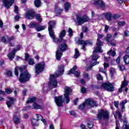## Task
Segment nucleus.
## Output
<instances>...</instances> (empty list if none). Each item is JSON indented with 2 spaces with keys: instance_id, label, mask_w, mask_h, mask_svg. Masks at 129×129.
Listing matches in <instances>:
<instances>
[{
  "instance_id": "obj_25",
  "label": "nucleus",
  "mask_w": 129,
  "mask_h": 129,
  "mask_svg": "<svg viewBox=\"0 0 129 129\" xmlns=\"http://www.w3.org/2000/svg\"><path fill=\"white\" fill-rule=\"evenodd\" d=\"M105 17L108 22L112 21V14L110 13H107L105 14Z\"/></svg>"
},
{
  "instance_id": "obj_57",
  "label": "nucleus",
  "mask_w": 129,
  "mask_h": 129,
  "mask_svg": "<svg viewBox=\"0 0 129 129\" xmlns=\"http://www.w3.org/2000/svg\"><path fill=\"white\" fill-rule=\"evenodd\" d=\"M18 10H19V7L18 6H15V7H14V12H15L16 14H18Z\"/></svg>"
},
{
  "instance_id": "obj_3",
  "label": "nucleus",
  "mask_w": 129,
  "mask_h": 129,
  "mask_svg": "<svg viewBox=\"0 0 129 129\" xmlns=\"http://www.w3.org/2000/svg\"><path fill=\"white\" fill-rule=\"evenodd\" d=\"M35 17L36 19L41 23L42 21L41 14H37L35 15V11L33 9L29 10L27 11L25 15V17L28 19V20H33L34 17Z\"/></svg>"
},
{
  "instance_id": "obj_27",
  "label": "nucleus",
  "mask_w": 129,
  "mask_h": 129,
  "mask_svg": "<svg viewBox=\"0 0 129 129\" xmlns=\"http://www.w3.org/2000/svg\"><path fill=\"white\" fill-rule=\"evenodd\" d=\"M32 107L34 109H42L43 108L41 105L37 104V103H34L32 105Z\"/></svg>"
},
{
  "instance_id": "obj_19",
  "label": "nucleus",
  "mask_w": 129,
  "mask_h": 129,
  "mask_svg": "<svg viewBox=\"0 0 129 129\" xmlns=\"http://www.w3.org/2000/svg\"><path fill=\"white\" fill-rule=\"evenodd\" d=\"M77 69V66H75L73 68L71 69V70L69 71V73H68V75H70V74H74L77 77H79L80 76V73H79L78 71H75Z\"/></svg>"
},
{
  "instance_id": "obj_11",
  "label": "nucleus",
  "mask_w": 129,
  "mask_h": 129,
  "mask_svg": "<svg viewBox=\"0 0 129 129\" xmlns=\"http://www.w3.org/2000/svg\"><path fill=\"white\" fill-rule=\"evenodd\" d=\"M35 73L37 74H40L42 71H44L45 68V62H42L39 63H37L35 66Z\"/></svg>"
},
{
  "instance_id": "obj_5",
  "label": "nucleus",
  "mask_w": 129,
  "mask_h": 129,
  "mask_svg": "<svg viewBox=\"0 0 129 129\" xmlns=\"http://www.w3.org/2000/svg\"><path fill=\"white\" fill-rule=\"evenodd\" d=\"M48 32L50 38H51V39H53L54 41H57V40L56 39V37L54 34V30H53V28H55V26H56V21H50L48 22Z\"/></svg>"
},
{
  "instance_id": "obj_61",
  "label": "nucleus",
  "mask_w": 129,
  "mask_h": 129,
  "mask_svg": "<svg viewBox=\"0 0 129 129\" xmlns=\"http://www.w3.org/2000/svg\"><path fill=\"white\" fill-rule=\"evenodd\" d=\"M14 19L15 20V21H17L18 22V21H19V20H20V16L19 15H16L14 17Z\"/></svg>"
},
{
  "instance_id": "obj_55",
  "label": "nucleus",
  "mask_w": 129,
  "mask_h": 129,
  "mask_svg": "<svg viewBox=\"0 0 129 129\" xmlns=\"http://www.w3.org/2000/svg\"><path fill=\"white\" fill-rule=\"evenodd\" d=\"M109 29V26L108 25H105L104 32L105 33H107L108 29Z\"/></svg>"
},
{
  "instance_id": "obj_58",
  "label": "nucleus",
  "mask_w": 129,
  "mask_h": 129,
  "mask_svg": "<svg viewBox=\"0 0 129 129\" xmlns=\"http://www.w3.org/2000/svg\"><path fill=\"white\" fill-rule=\"evenodd\" d=\"M118 104H119V103L118 102V101L114 102V105L116 107V108H118Z\"/></svg>"
},
{
  "instance_id": "obj_36",
  "label": "nucleus",
  "mask_w": 129,
  "mask_h": 129,
  "mask_svg": "<svg viewBox=\"0 0 129 129\" xmlns=\"http://www.w3.org/2000/svg\"><path fill=\"white\" fill-rule=\"evenodd\" d=\"M118 27H123L125 25V22L124 21H118Z\"/></svg>"
},
{
  "instance_id": "obj_8",
  "label": "nucleus",
  "mask_w": 129,
  "mask_h": 129,
  "mask_svg": "<svg viewBox=\"0 0 129 129\" xmlns=\"http://www.w3.org/2000/svg\"><path fill=\"white\" fill-rule=\"evenodd\" d=\"M103 88L104 90L108 91V92H112L114 91V86L113 84L109 82L103 83L102 84Z\"/></svg>"
},
{
  "instance_id": "obj_24",
  "label": "nucleus",
  "mask_w": 129,
  "mask_h": 129,
  "mask_svg": "<svg viewBox=\"0 0 129 129\" xmlns=\"http://www.w3.org/2000/svg\"><path fill=\"white\" fill-rule=\"evenodd\" d=\"M127 103V100H126L122 101L120 103V106L121 109L122 110V111H125V107L124 106V105H125V104Z\"/></svg>"
},
{
  "instance_id": "obj_38",
  "label": "nucleus",
  "mask_w": 129,
  "mask_h": 129,
  "mask_svg": "<svg viewBox=\"0 0 129 129\" xmlns=\"http://www.w3.org/2000/svg\"><path fill=\"white\" fill-rule=\"evenodd\" d=\"M122 128L124 129H129V125L127 124L126 121H124V125H123Z\"/></svg>"
},
{
  "instance_id": "obj_40",
  "label": "nucleus",
  "mask_w": 129,
  "mask_h": 129,
  "mask_svg": "<svg viewBox=\"0 0 129 129\" xmlns=\"http://www.w3.org/2000/svg\"><path fill=\"white\" fill-rule=\"evenodd\" d=\"M112 18L114 20H117V19H119V18H120V15L118 14H114V15L112 16Z\"/></svg>"
},
{
  "instance_id": "obj_6",
  "label": "nucleus",
  "mask_w": 129,
  "mask_h": 129,
  "mask_svg": "<svg viewBox=\"0 0 129 129\" xmlns=\"http://www.w3.org/2000/svg\"><path fill=\"white\" fill-rule=\"evenodd\" d=\"M60 49H57L56 51L55 57L56 60H59L63 55V52L67 50V44L66 43L61 44L59 47Z\"/></svg>"
},
{
  "instance_id": "obj_33",
  "label": "nucleus",
  "mask_w": 129,
  "mask_h": 129,
  "mask_svg": "<svg viewBox=\"0 0 129 129\" xmlns=\"http://www.w3.org/2000/svg\"><path fill=\"white\" fill-rule=\"evenodd\" d=\"M36 97L29 98L27 99V103H32V102H35V101H36Z\"/></svg>"
},
{
  "instance_id": "obj_9",
  "label": "nucleus",
  "mask_w": 129,
  "mask_h": 129,
  "mask_svg": "<svg viewBox=\"0 0 129 129\" xmlns=\"http://www.w3.org/2000/svg\"><path fill=\"white\" fill-rule=\"evenodd\" d=\"M64 89V100H66V103L68 104L69 102H70L69 95H70V93H71L72 91L69 87H65Z\"/></svg>"
},
{
  "instance_id": "obj_34",
  "label": "nucleus",
  "mask_w": 129,
  "mask_h": 129,
  "mask_svg": "<svg viewBox=\"0 0 129 129\" xmlns=\"http://www.w3.org/2000/svg\"><path fill=\"white\" fill-rule=\"evenodd\" d=\"M70 8V3L67 2L64 4V10L65 12H68L69 9Z\"/></svg>"
},
{
  "instance_id": "obj_45",
  "label": "nucleus",
  "mask_w": 129,
  "mask_h": 129,
  "mask_svg": "<svg viewBox=\"0 0 129 129\" xmlns=\"http://www.w3.org/2000/svg\"><path fill=\"white\" fill-rule=\"evenodd\" d=\"M110 73L111 75H113V74H114V73H115V69L113 68H111L110 70Z\"/></svg>"
},
{
  "instance_id": "obj_41",
  "label": "nucleus",
  "mask_w": 129,
  "mask_h": 129,
  "mask_svg": "<svg viewBox=\"0 0 129 129\" xmlns=\"http://www.w3.org/2000/svg\"><path fill=\"white\" fill-rule=\"evenodd\" d=\"M6 75L8 77H11L13 76V73L11 71H7L6 72Z\"/></svg>"
},
{
  "instance_id": "obj_29",
  "label": "nucleus",
  "mask_w": 129,
  "mask_h": 129,
  "mask_svg": "<svg viewBox=\"0 0 129 129\" xmlns=\"http://www.w3.org/2000/svg\"><path fill=\"white\" fill-rule=\"evenodd\" d=\"M31 122L32 125H34V126H38V125H39V123L38 122V121L35 118H32L31 119Z\"/></svg>"
},
{
  "instance_id": "obj_23",
  "label": "nucleus",
  "mask_w": 129,
  "mask_h": 129,
  "mask_svg": "<svg viewBox=\"0 0 129 129\" xmlns=\"http://www.w3.org/2000/svg\"><path fill=\"white\" fill-rule=\"evenodd\" d=\"M16 55V50H13L11 53L8 54V57L9 58L10 61H13V59L15 58Z\"/></svg>"
},
{
  "instance_id": "obj_18",
  "label": "nucleus",
  "mask_w": 129,
  "mask_h": 129,
  "mask_svg": "<svg viewBox=\"0 0 129 129\" xmlns=\"http://www.w3.org/2000/svg\"><path fill=\"white\" fill-rule=\"evenodd\" d=\"M85 103L87 104V106H91L92 107H93L95 106V104L96 103H95V101H94V100H93L92 98H89L85 100Z\"/></svg>"
},
{
  "instance_id": "obj_4",
  "label": "nucleus",
  "mask_w": 129,
  "mask_h": 129,
  "mask_svg": "<svg viewBox=\"0 0 129 129\" xmlns=\"http://www.w3.org/2000/svg\"><path fill=\"white\" fill-rule=\"evenodd\" d=\"M109 114V111L106 110L101 109L98 111L97 115L98 120L100 121L108 120L110 117Z\"/></svg>"
},
{
  "instance_id": "obj_53",
  "label": "nucleus",
  "mask_w": 129,
  "mask_h": 129,
  "mask_svg": "<svg viewBox=\"0 0 129 129\" xmlns=\"http://www.w3.org/2000/svg\"><path fill=\"white\" fill-rule=\"evenodd\" d=\"M69 113L72 115V116H75L76 115V113H75V111L73 110H71L69 111Z\"/></svg>"
},
{
  "instance_id": "obj_17",
  "label": "nucleus",
  "mask_w": 129,
  "mask_h": 129,
  "mask_svg": "<svg viewBox=\"0 0 129 129\" xmlns=\"http://www.w3.org/2000/svg\"><path fill=\"white\" fill-rule=\"evenodd\" d=\"M66 35V30H63L60 32L59 33V39L55 37V39L57 40H54V39H52L53 42H62V40H63V38L65 37V35Z\"/></svg>"
},
{
  "instance_id": "obj_52",
  "label": "nucleus",
  "mask_w": 129,
  "mask_h": 129,
  "mask_svg": "<svg viewBox=\"0 0 129 129\" xmlns=\"http://www.w3.org/2000/svg\"><path fill=\"white\" fill-rule=\"evenodd\" d=\"M99 72H101L102 73H104V74H105L106 76V75H107V74H106V72L104 71V69H103V68H100L99 70Z\"/></svg>"
},
{
  "instance_id": "obj_28",
  "label": "nucleus",
  "mask_w": 129,
  "mask_h": 129,
  "mask_svg": "<svg viewBox=\"0 0 129 129\" xmlns=\"http://www.w3.org/2000/svg\"><path fill=\"white\" fill-rule=\"evenodd\" d=\"M123 61L125 63H126L127 65H128L129 64V54L125 55L123 57Z\"/></svg>"
},
{
  "instance_id": "obj_10",
  "label": "nucleus",
  "mask_w": 129,
  "mask_h": 129,
  "mask_svg": "<svg viewBox=\"0 0 129 129\" xmlns=\"http://www.w3.org/2000/svg\"><path fill=\"white\" fill-rule=\"evenodd\" d=\"M97 60V49L96 48L93 52V55L92 57V61L93 62L92 64L88 68L87 70H90L94 66L96 65V62Z\"/></svg>"
},
{
  "instance_id": "obj_43",
  "label": "nucleus",
  "mask_w": 129,
  "mask_h": 129,
  "mask_svg": "<svg viewBox=\"0 0 129 129\" xmlns=\"http://www.w3.org/2000/svg\"><path fill=\"white\" fill-rule=\"evenodd\" d=\"M12 92H13V90L11 89L8 88L5 90V93H7V94H11Z\"/></svg>"
},
{
  "instance_id": "obj_48",
  "label": "nucleus",
  "mask_w": 129,
  "mask_h": 129,
  "mask_svg": "<svg viewBox=\"0 0 129 129\" xmlns=\"http://www.w3.org/2000/svg\"><path fill=\"white\" fill-rule=\"evenodd\" d=\"M97 80L100 81H102L103 80V77H102L101 75L99 74L97 75Z\"/></svg>"
},
{
  "instance_id": "obj_60",
  "label": "nucleus",
  "mask_w": 129,
  "mask_h": 129,
  "mask_svg": "<svg viewBox=\"0 0 129 129\" xmlns=\"http://www.w3.org/2000/svg\"><path fill=\"white\" fill-rule=\"evenodd\" d=\"M91 3L92 5H97V0H92Z\"/></svg>"
},
{
  "instance_id": "obj_7",
  "label": "nucleus",
  "mask_w": 129,
  "mask_h": 129,
  "mask_svg": "<svg viewBox=\"0 0 129 129\" xmlns=\"http://www.w3.org/2000/svg\"><path fill=\"white\" fill-rule=\"evenodd\" d=\"M76 19L78 23V26H81V25H83L84 23L89 22L90 20L89 17L86 15H84L83 17H81L80 15H77Z\"/></svg>"
},
{
  "instance_id": "obj_15",
  "label": "nucleus",
  "mask_w": 129,
  "mask_h": 129,
  "mask_svg": "<svg viewBox=\"0 0 129 129\" xmlns=\"http://www.w3.org/2000/svg\"><path fill=\"white\" fill-rule=\"evenodd\" d=\"M78 43L80 45H83L82 49V50H84V51L86 50V48H85L86 45H92V41H91V40H87L85 41L83 40L79 39V40H78Z\"/></svg>"
},
{
  "instance_id": "obj_16",
  "label": "nucleus",
  "mask_w": 129,
  "mask_h": 129,
  "mask_svg": "<svg viewBox=\"0 0 129 129\" xmlns=\"http://www.w3.org/2000/svg\"><path fill=\"white\" fill-rule=\"evenodd\" d=\"M55 103L59 107L63 106V99L62 96L55 97Z\"/></svg>"
},
{
  "instance_id": "obj_22",
  "label": "nucleus",
  "mask_w": 129,
  "mask_h": 129,
  "mask_svg": "<svg viewBox=\"0 0 129 129\" xmlns=\"http://www.w3.org/2000/svg\"><path fill=\"white\" fill-rule=\"evenodd\" d=\"M97 7L98 9H101L103 10L105 7V4L103 3L102 0H98L97 1Z\"/></svg>"
},
{
  "instance_id": "obj_13",
  "label": "nucleus",
  "mask_w": 129,
  "mask_h": 129,
  "mask_svg": "<svg viewBox=\"0 0 129 129\" xmlns=\"http://www.w3.org/2000/svg\"><path fill=\"white\" fill-rule=\"evenodd\" d=\"M104 37V35L103 34H98V40H97V52L99 53H102V49H101V47L103 45V43L99 40V39H101Z\"/></svg>"
},
{
  "instance_id": "obj_49",
  "label": "nucleus",
  "mask_w": 129,
  "mask_h": 129,
  "mask_svg": "<svg viewBox=\"0 0 129 129\" xmlns=\"http://www.w3.org/2000/svg\"><path fill=\"white\" fill-rule=\"evenodd\" d=\"M111 38V34H108L106 38V41H107V42H109V40H110Z\"/></svg>"
},
{
  "instance_id": "obj_50",
  "label": "nucleus",
  "mask_w": 129,
  "mask_h": 129,
  "mask_svg": "<svg viewBox=\"0 0 129 129\" xmlns=\"http://www.w3.org/2000/svg\"><path fill=\"white\" fill-rule=\"evenodd\" d=\"M8 42H10V43L11 41L15 40V36H11L10 37H8Z\"/></svg>"
},
{
  "instance_id": "obj_42",
  "label": "nucleus",
  "mask_w": 129,
  "mask_h": 129,
  "mask_svg": "<svg viewBox=\"0 0 129 129\" xmlns=\"http://www.w3.org/2000/svg\"><path fill=\"white\" fill-rule=\"evenodd\" d=\"M83 76L84 78H86V79H87L88 80L90 79V77H89V75H88L87 73H84Z\"/></svg>"
},
{
  "instance_id": "obj_46",
  "label": "nucleus",
  "mask_w": 129,
  "mask_h": 129,
  "mask_svg": "<svg viewBox=\"0 0 129 129\" xmlns=\"http://www.w3.org/2000/svg\"><path fill=\"white\" fill-rule=\"evenodd\" d=\"M118 67L120 71H123L124 70V66L122 64H118Z\"/></svg>"
},
{
  "instance_id": "obj_2",
  "label": "nucleus",
  "mask_w": 129,
  "mask_h": 129,
  "mask_svg": "<svg viewBox=\"0 0 129 129\" xmlns=\"http://www.w3.org/2000/svg\"><path fill=\"white\" fill-rule=\"evenodd\" d=\"M26 68H27V66H24V68H20L17 67L15 68V75H16V76H19V72H18V70H20L21 73L20 76L19 78V81L20 82H27V81H29L30 79H31V75L28 72V71L26 70Z\"/></svg>"
},
{
  "instance_id": "obj_1",
  "label": "nucleus",
  "mask_w": 129,
  "mask_h": 129,
  "mask_svg": "<svg viewBox=\"0 0 129 129\" xmlns=\"http://www.w3.org/2000/svg\"><path fill=\"white\" fill-rule=\"evenodd\" d=\"M64 73V66L60 65L58 67V70L55 73V75H50V80L48 83L49 87H51V88H56L58 86V82L56 78L59 77L60 75H62Z\"/></svg>"
},
{
  "instance_id": "obj_56",
  "label": "nucleus",
  "mask_w": 129,
  "mask_h": 129,
  "mask_svg": "<svg viewBox=\"0 0 129 129\" xmlns=\"http://www.w3.org/2000/svg\"><path fill=\"white\" fill-rule=\"evenodd\" d=\"M13 50H15V53L17 52V51H20V50H21V45H18L16 49H13Z\"/></svg>"
},
{
  "instance_id": "obj_26",
  "label": "nucleus",
  "mask_w": 129,
  "mask_h": 129,
  "mask_svg": "<svg viewBox=\"0 0 129 129\" xmlns=\"http://www.w3.org/2000/svg\"><path fill=\"white\" fill-rule=\"evenodd\" d=\"M9 36H4L1 37V42L2 43H4V44H8Z\"/></svg>"
},
{
  "instance_id": "obj_35",
  "label": "nucleus",
  "mask_w": 129,
  "mask_h": 129,
  "mask_svg": "<svg viewBox=\"0 0 129 129\" xmlns=\"http://www.w3.org/2000/svg\"><path fill=\"white\" fill-rule=\"evenodd\" d=\"M55 11L56 12V13H58L59 15L62 13L63 11V9L59 8L58 7H55Z\"/></svg>"
},
{
  "instance_id": "obj_39",
  "label": "nucleus",
  "mask_w": 129,
  "mask_h": 129,
  "mask_svg": "<svg viewBox=\"0 0 129 129\" xmlns=\"http://www.w3.org/2000/svg\"><path fill=\"white\" fill-rule=\"evenodd\" d=\"M36 120L37 121H39V120H41L42 118H43V116H41V114H36Z\"/></svg>"
},
{
  "instance_id": "obj_30",
  "label": "nucleus",
  "mask_w": 129,
  "mask_h": 129,
  "mask_svg": "<svg viewBox=\"0 0 129 129\" xmlns=\"http://www.w3.org/2000/svg\"><path fill=\"white\" fill-rule=\"evenodd\" d=\"M86 106H87V105L86 103H85V101L84 103H83L82 104H81L79 106V109H81V110H83V109H84V108H85Z\"/></svg>"
},
{
  "instance_id": "obj_54",
  "label": "nucleus",
  "mask_w": 129,
  "mask_h": 129,
  "mask_svg": "<svg viewBox=\"0 0 129 129\" xmlns=\"http://www.w3.org/2000/svg\"><path fill=\"white\" fill-rule=\"evenodd\" d=\"M82 31H83V32H84L85 33H87V31H88V28L86 27H83Z\"/></svg>"
},
{
  "instance_id": "obj_62",
  "label": "nucleus",
  "mask_w": 129,
  "mask_h": 129,
  "mask_svg": "<svg viewBox=\"0 0 129 129\" xmlns=\"http://www.w3.org/2000/svg\"><path fill=\"white\" fill-rule=\"evenodd\" d=\"M81 83L82 84H83V85H84V84H85V80L83 79H81L80 80Z\"/></svg>"
},
{
  "instance_id": "obj_20",
  "label": "nucleus",
  "mask_w": 129,
  "mask_h": 129,
  "mask_svg": "<svg viewBox=\"0 0 129 129\" xmlns=\"http://www.w3.org/2000/svg\"><path fill=\"white\" fill-rule=\"evenodd\" d=\"M14 2H15V0H4L3 1L4 5L5 8H7V9H9L10 7H12Z\"/></svg>"
},
{
  "instance_id": "obj_63",
  "label": "nucleus",
  "mask_w": 129,
  "mask_h": 129,
  "mask_svg": "<svg viewBox=\"0 0 129 129\" xmlns=\"http://www.w3.org/2000/svg\"><path fill=\"white\" fill-rule=\"evenodd\" d=\"M81 92H82V93H86V88H82L81 89Z\"/></svg>"
},
{
  "instance_id": "obj_47",
  "label": "nucleus",
  "mask_w": 129,
  "mask_h": 129,
  "mask_svg": "<svg viewBox=\"0 0 129 129\" xmlns=\"http://www.w3.org/2000/svg\"><path fill=\"white\" fill-rule=\"evenodd\" d=\"M88 127H89V128H92L93 127V123L91 121H89L88 123Z\"/></svg>"
},
{
  "instance_id": "obj_14",
  "label": "nucleus",
  "mask_w": 129,
  "mask_h": 129,
  "mask_svg": "<svg viewBox=\"0 0 129 129\" xmlns=\"http://www.w3.org/2000/svg\"><path fill=\"white\" fill-rule=\"evenodd\" d=\"M13 122L16 125L21 123V115L18 112L13 113Z\"/></svg>"
},
{
  "instance_id": "obj_21",
  "label": "nucleus",
  "mask_w": 129,
  "mask_h": 129,
  "mask_svg": "<svg viewBox=\"0 0 129 129\" xmlns=\"http://www.w3.org/2000/svg\"><path fill=\"white\" fill-rule=\"evenodd\" d=\"M8 98L9 99V101L7 102L6 104L8 107H11L15 103V99L11 97H8Z\"/></svg>"
},
{
  "instance_id": "obj_44",
  "label": "nucleus",
  "mask_w": 129,
  "mask_h": 129,
  "mask_svg": "<svg viewBox=\"0 0 129 129\" xmlns=\"http://www.w3.org/2000/svg\"><path fill=\"white\" fill-rule=\"evenodd\" d=\"M28 64L29 65H34V64H35V61H34V59H29L28 60Z\"/></svg>"
},
{
  "instance_id": "obj_37",
  "label": "nucleus",
  "mask_w": 129,
  "mask_h": 129,
  "mask_svg": "<svg viewBox=\"0 0 129 129\" xmlns=\"http://www.w3.org/2000/svg\"><path fill=\"white\" fill-rule=\"evenodd\" d=\"M121 86H122V87L123 88H124L125 86H127V82L125 79H124V81L122 82Z\"/></svg>"
},
{
  "instance_id": "obj_51",
  "label": "nucleus",
  "mask_w": 129,
  "mask_h": 129,
  "mask_svg": "<svg viewBox=\"0 0 129 129\" xmlns=\"http://www.w3.org/2000/svg\"><path fill=\"white\" fill-rule=\"evenodd\" d=\"M68 32L69 33V36H73V30H72L71 28H69Z\"/></svg>"
},
{
  "instance_id": "obj_32",
  "label": "nucleus",
  "mask_w": 129,
  "mask_h": 129,
  "mask_svg": "<svg viewBox=\"0 0 129 129\" xmlns=\"http://www.w3.org/2000/svg\"><path fill=\"white\" fill-rule=\"evenodd\" d=\"M34 5L36 8H40L41 7V1L35 0Z\"/></svg>"
},
{
  "instance_id": "obj_64",
  "label": "nucleus",
  "mask_w": 129,
  "mask_h": 129,
  "mask_svg": "<svg viewBox=\"0 0 129 129\" xmlns=\"http://www.w3.org/2000/svg\"><path fill=\"white\" fill-rule=\"evenodd\" d=\"M128 31H124V37H128Z\"/></svg>"
},
{
  "instance_id": "obj_59",
  "label": "nucleus",
  "mask_w": 129,
  "mask_h": 129,
  "mask_svg": "<svg viewBox=\"0 0 129 129\" xmlns=\"http://www.w3.org/2000/svg\"><path fill=\"white\" fill-rule=\"evenodd\" d=\"M116 113L117 114L119 118H121V114H120V112L119 111H116Z\"/></svg>"
},
{
  "instance_id": "obj_12",
  "label": "nucleus",
  "mask_w": 129,
  "mask_h": 129,
  "mask_svg": "<svg viewBox=\"0 0 129 129\" xmlns=\"http://www.w3.org/2000/svg\"><path fill=\"white\" fill-rule=\"evenodd\" d=\"M28 27L29 28H35V29L37 32H40V31H43V30H45V29L46 28V26H39V24L36 23L35 22L30 23L28 25Z\"/></svg>"
},
{
  "instance_id": "obj_31",
  "label": "nucleus",
  "mask_w": 129,
  "mask_h": 129,
  "mask_svg": "<svg viewBox=\"0 0 129 129\" xmlns=\"http://www.w3.org/2000/svg\"><path fill=\"white\" fill-rule=\"evenodd\" d=\"M75 52L74 58H75V59H77V58H78V57L80 56V53H79V51H78V49H77V48L75 49Z\"/></svg>"
}]
</instances>
